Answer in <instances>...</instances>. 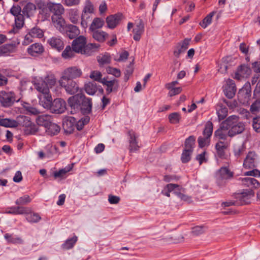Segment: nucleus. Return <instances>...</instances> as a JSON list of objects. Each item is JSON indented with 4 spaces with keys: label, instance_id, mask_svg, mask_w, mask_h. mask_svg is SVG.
<instances>
[{
    "label": "nucleus",
    "instance_id": "nucleus-1",
    "mask_svg": "<svg viewBox=\"0 0 260 260\" xmlns=\"http://www.w3.org/2000/svg\"><path fill=\"white\" fill-rule=\"evenodd\" d=\"M68 103L71 108L72 114L80 112L83 115H88L92 112V99L87 98L83 93L71 96L68 99Z\"/></svg>",
    "mask_w": 260,
    "mask_h": 260
},
{
    "label": "nucleus",
    "instance_id": "nucleus-2",
    "mask_svg": "<svg viewBox=\"0 0 260 260\" xmlns=\"http://www.w3.org/2000/svg\"><path fill=\"white\" fill-rule=\"evenodd\" d=\"M226 121L229 129L230 137L242 133L245 129V124L239 121V117L237 116H230L226 119Z\"/></svg>",
    "mask_w": 260,
    "mask_h": 260
},
{
    "label": "nucleus",
    "instance_id": "nucleus-3",
    "mask_svg": "<svg viewBox=\"0 0 260 260\" xmlns=\"http://www.w3.org/2000/svg\"><path fill=\"white\" fill-rule=\"evenodd\" d=\"M213 124L208 121L205 126L203 132V136H200L198 139L199 146L201 148L207 147L210 143V138L213 133Z\"/></svg>",
    "mask_w": 260,
    "mask_h": 260
},
{
    "label": "nucleus",
    "instance_id": "nucleus-4",
    "mask_svg": "<svg viewBox=\"0 0 260 260\" xmlns=\"http://www.w3.org/2000/svg\"><path fill=\"white\" fill-rule=\"evenodd\" d=\"M20 98L13 91H2L0 92V102L4 107H9L15 102H18Z\"/></svg>",
    "mask_w": 260,
    "mask_h": 260
},
{
    "label": "nucleus",
    "instance_id": "nucleus-5",
    "mask_svg": "<svg viewBox=\"0 0 260 260\" xmlns=\"http://www.w3.org/2000/svg\"><path fill=\"white\" fill-rule=\"evenodd\" d=\"M59 85L63 87L66 91L71 95H75L79 91L78 84L73 80H66L60 78L59 80Z\"/></svg>",
    "mask_w": 260,
    "mask_h": 260
},
{
    "label": "nucleus",
    "instance_id": "nucleus-6",
    "mask_svg": "<svg viewBox=\"0 0 260 260\" xmlns=\"http://www.w3.org/2000/svg\"><path fill=\"white\" fill-rule=\"evenodd\" d=\"M258 161V156L254 151H249L244 160L243 166L245 168L250 169L256 166Z\"/></svg>",
    "mask_w": 260,
    "mask_h": 260
},
{
    "label": "nucleus",
    "instance_id": "nucleus-7",
    "mask_svg": "<svg viewBox=\"0 0 260 260\" xmlns=\"http://www.w3.org/2000/svg\"><path fill=\"white\" fill-rule=\"evenodd\" d=\"M251 93L250 84H246L238 92V96L239 102L243 105L247 104L251 97Z\"/></svg>",
    "mask_w": 260,
    "mask_h": 260
},
{
    "label": "nucleus",
    "instance_id": "nucleus-8",
    "mask_svg": "<svg viewBox=\"0 0 260 260\" xmlns=\"http://www.w3.org/2000/svg\"><path fill=\"white\" fill-rule=\"evenodd\" d=\"M82 74L81 69L76 67H70L64 71L61 78L66 80H73L80 77Z\"/></svg>",
    "mask_w": 260,
    "mask_h": 260
},
{
    "label": "nucleus",
    "instance_id": "nucleus-9",
    "mask_svg": "<svg viewBox=\"0 0 260 260\" xmlns=\"http://www.w3.org/2000/svg\"><path fill=\"white\" fill-rule=\"evenodd\" d=\"M77 120L72 116H67L63 119L62 126L66 134L73 133L75 127Z\"/></svg>",
    "mask_w": 260,
    "mask_h": 260
},
{
    "label": "nucleus",
    "instance_id": "nucleus-10",
    "mask_svg": "<svg viewBox=\"0 0 260 260\" xmlns=\"http://www.w3.org/2000/svg\"><path fill=\"white\" fill-rule=\"evenodd\" d=\"M226 119L223 121L220 127L214 132V136L219 139L226 140L229 137V129Z\"/></svg>",
    "mask_w": 260,
    "mask_h": 260
},
{
    "label": "nucleus",
    "instance_id": "nucleus-11",
    "mask_svg": "<svg viewBox=\"0 0 260 260\" xmlns=\"http://www.w3.org/2000/svg\"><path fill=\"white\" fill-rule=\"evenodd\" d=\"M61 33L70 39H73L76 38L80 34V30L77 26L69 24L66 25L64 29Z\"/></svg>",
    "mask_w": 260,
    "mask_h": 260
},
{
    "label": "nucleus",
    "instance_id": "nucleus-12",
    "mask_svg": "<svg viewBox=\"0 0 260 260\" xmlns=\"http://www.w3.org/2000/svg\"><path fill=\"white\" fill-rule=\"evenodd\" d=\"M254 197V193L251 190H245L236 196L238 204L240 205L250 203L251 199Z\"/></svg>",
    "mask_w": 260,
    "mask_h": 260
},
{
    "label": "nucleus",
    "instance_id": "nucleus-13",
    "mask_svg": "<svg viewBox=\"0 0 260 260\" xmlns=\"http://www.w3.org/2000/svg\"><path fill=\"white\" fill-rule=\"evenodd\" d=\"M190 41V39L186 38L176 45L173 51V54L176 57H179L181 54L185 52L188 47Z\"/></svg>",
    "mask_w": 260,
    "mask_h": 260
},
{
    "label": "nucleus",
    "instance_id": "nucleus-14",
    "mask_svg": "<svg viewBox=\"0 0 260 260\" xmlns=\"http://www.w3.org/2000/svg\"><path fill=\"white\" fill-rule=\"evenodd\" d=\"M66 109V103L61 99H56L53 102L50 110L55 113H62Z\"/></svg>",
    "mask_w": 260,
    "mask_h": 260
},
{
    "label": "nucleus",
    "instance_id": "nucleus-15",
    "mask_svg": "<svg viewBox=\"0 0 260 260\" xmlns=\"http://www.w3.org/2000/svg\"><path fill=\"white\" fill-rule=\"evenodd\" d=\"M144 30V24L142 20L138 19L136 21L133 26V39L136 41H139Z\"/></svg>",
    "mask_w": 260,
    "mask_h": 260
},
{
    "label": "nucleus",
    "instance_id": "nucleus-16",
    "mask_svg": "<svg viewBox=\"0 0 260 260\" xmlns=\"http://www.w3.org/2000/svg\"><path fill=\"white\" fill-rule=\"evenodd\" d=\"M251 70L247 65L242 64L239 67L235 75V78L241 80L243 78H247L251 74Z\"/></svg>",
    "mask_w": 260,
    "mask_h": 260
},
{
    "label": "nucleus",
    "instance_id": "nucleus-17",
    "mask_svg": "<svg viewBox=\"0 0 260 260\" xmlns=\"http://www.w3.org/2000/svg\"><path fill=\"white\" fill-rule=\"evenodd\" d=\"M122 16V14L119 13L108 16L106 19L107 27L110 29L115 28L120 23Z\"/></svg>",
    "mask_w": 260,
    "mask_h": 260
},
{
    "label": "nucleus",
    "instance_id": "nucleus-18",
    "mask_svg": "<svg viewBox=\"0 0 260 260\" xmlns=\"http://www.w3.org/2000/svg\"><path fill=\"white\" fill-rule=\"evenodd\" d=\"M86 44V38L83 36H80L79 37L76 38L72 42V46L73 50L76 53H81Z\"/></svg>",
    "mask_w": 260,
    "mask_h": 260
},
{
    "label": "nucleus",
    "instance_id": "nucleus-19",
    "mask_svg": "<svg viewBox=\"0 0 260 260\" xmlns=\"http://www.w3.org/2000/svg\"><path fill=\"white\" fill-rule=\"evenodd\" d=\"M223 91L227 98L229 99L233 98L236 91V88L235 82L233 80L230 79L227 80Z\"/></svg>",
    "mask_w": 260,
    "mask_h": 260
},
{
    "label": "nucleus",
    "instance_id": "nucleus-20",
    "mask_svg": "<svg viewBox=\"0 0 260 260\" xmlns=\"http://www.w3.org/2000/svg\"><path fill=\"white\" fill-rule=\"evenodd\" d=\"M28 53L32 56H37L44 51V48L42 44L36 43L30 45L27 49Z\"/></svg>",
    "mask_w": 260,
    "mask_h": 260
},
{
    "label": "nucleus",
    "instance_id": "nucleus-21",
    "mask_svg": "<svg viewBox=\"0 0 260 260\" xmlns=\"http://www.w3.org/2000/svg\"><path fill=\"white\" fill-rule=\"evenodd\" d=\"M47 43L54 49L60 51L64 48V43L62 40L57 37H52L47 40Z\"/></svg>",
    "mask_w": 260,
    "mask_h": 260
},
{
    "label": "nucleus",
    "instance_id": "nucleus-22",
    "mask_svg": "<svg viewBox=\"0 0 260 260\" xmlns=\"http://www.w3.org/2000/svg\"><path fill=\"white\" fill-rule=\"evenodd\" d=\"M48 8L49 11L53 13L52 16L60 17L64 12V8L60 4L48 3Z\"/></svg>",
    "mask_w": 260,
    "mask_h": 260
},
{
    "label": "nucleus",
    "instance_id": "nucleus-23",
    "mask_svg": "<svg viewBox=\"0 0 260 260\" xmlns=\"http://www.w3.org/2000/svg\"><path fill=\"white\" fill-rule=\"evenodd\" d=\"M52 99L49 93L42 94L39 97V104L45 109H51Z\"/></svg>",
    "mask_w": 260,
    "mask_h": 260
},
{
    "label": "nucleus",
    "instance_id": "nucleus-24",
    "mask_svg": "<svg viewBox=\"0 0 260 260\" xmlns=\"http://www.w3.org/2000/svg\"><path fill=\"white\" fill-rule=\"evenodd\" d=\"M240 180L243 185L250 188H257L260 186L259 183L254 178L251 177L241 178Z\"/></svg>",
    "mask_w": 260,
    "mask_h": 260
},
{
    "label": "nucleus",
    "instance_id": "nucleus-25",
    "mask_svg": "<svg viewBox=\"0 0 260 260\" xmlns=\"http://www.w3.org/2000/svg\"><path fill=\"white\" fill-rule=\"evenodd\" d=\"M36 121L38 125L42 126L46 128L52 122V118L49 115H41L36 118Z\"/></svg>",
    "mask_w": 260,
    "mask_h": 260
},
{
    "label": "nucleus",
    "instance_id": "nucleus-26",
    "mask_svg": "<svg viewBox=\"0 0 260 260\" xmlns=\"http://www.w3.org/2000/svg\"><path fill=\"white\" fill-rule=\"evenodd\" d=\"M60 131V127L55 123L52 122L45 128V133L50 136L58 135Z\"/></svg>",
    "mask_w": 260,
    "mask_h": 260
},
{
    "label": "nucleus",
    "instance_id": "nucleus-27",
    "mask_svg": "<svg viewBox=\"0 0 260 260\" xmlns=\"http://www.w3.org/2000/svg\"><path fill=\"white\" fill-rule=\"evenodd\" d=\"M16 46L14 44H6L0 46V55L7 56L16 51Z\"/></svg>",
    "mask_w": 260,
    "mask_h": 260
},
{
    "label": "nucleus",
    "instance_id": "nucleus-28",
    "mask_svg": "<svg viewBox=\"0 0 260 260\" xmlns=\"http://www.w3.org/2000/svg\"><path fill=\"white\" fill-rule=\"evenodd\" d=\"M51 19L54 26L61 33L66 25L62 16L60 17L52 16Z\"/></svg>",
    "mask_w": 260,
    "mask_h": 260
},
{
    "label": "nucleus",
    "instance_id": "nucleus-29",
    "mask_svg": "<svg viewBox=\"0 0 260 260\" xmlns=\"http://www.w3.org/2000/svg\"><path fill=\"white\" fill-rule=\"evenodd\" d=\"M90 31L93 38L100 43L105 42L106 39L109 36L108 34L102 30H95Z\"/></svg>",
    "mask_w": 260,
    "mask_h": 260
},
{
    "label": "nucleus",
    "instance_id": "nucleus-30",
    "mask_svg": "<svg viewBox=\"0 0 260 260\" xmlns=\"http://www.w3.org/2000/svg\"><path fill=\"white\" fill-rule=\"evenodd\" d=\"M36 10V6L32 3H28L23 8L22 13L27 17L32 16Z\"/></svg>",
    "mask_w": 260,
    "mask_h": 260
},
{
    "label": "nucleus",
    "instance_id": "nucleus-31",
    "mask_svg": "<svg viewBox=\"0 0 260 260\" xmlns=\"http://www.w3.org/2000/svg\"><path fill=\"white\" fill-rule=\"evenodd\" d=\"M35 88L42 94L49 93V89L48 87L44 80L38 81L35 83Z\"/></svg>",
    "mask_w": 260,
    "mask_h": 260
},
{
    "label": "nucleus",
    "instance_id": "nucleus-32",
    "mask_svg": "<svg viewBox=\"0 0 260 260\" xmlns=\"http://www.w3.org/2000/svg\"><path fill=\"white\" fill-rule=\"evenodd\" d=\"M97 60L100 67H103L105 64L110 63L111 56L109 53L105 52L97 56Z\"/></svg>",
    "mask_w": 260,
    "mask_h": 260
},
{
    "label": "nucleus",
    "instance_id": "nucleus-33",
    "mask_svg": "<svg viewBox=\"0 0 260 260\" xmlns=\"http://www.w3.org/2000/svg\"><path fill=\"white\" fill-rule=\"evenodd\" d=\"M105 21L103 19L99 17L94 18L89 26V31L99 30L104 25Z\"/></svg>",
    "mask_w": 260,
    "mask_h": 260
},
{
    "label": "nucleus",
    "instance_id": "nucleus-34",
    "mask_svg": "<svg viewBox=\"0 0 260 260\" xmlns=\"http://www.w3.org/2000/svg\"><path fill=\"white\" fill-rule=\"evenodd\" d=\"M216 113L219 120H222L224 119L228 115V108L222 104H219L216 107Z\"/></svg>",
    "mask_w": 260,
    "mask_h": 260
},
{
    "label": "nucleus",
    "instance_id": "nucleus-35",
    "mask_svg": "<svg viewBox=\"0 0 260 260\" xmlns=\"http://www.w3.org/2000/svg\"><path fill=\"white\" fill-rule=\"evenodd\" d=\"M0 125L6 127H16L18 126V122L15 120L0 117Z\"/></svg>",
    "mask_w": 260,
    "mask_h": 260
},
{
    "label": "nucleus",
    "instance_id": "nucleus-36",
    "mask_svg": "<svg viewBox=\"0 0 260 260\" xmlns=\"http://www.w3.org/2000/svg\"><path fill=\"white\" fill-rule=\"evenodd\" d=\"M167 187L169 188V191H171L179 197L182 192H184V189L180 185L176 184L170 183L167 184Z\"/></svg>",
    "mask_w": 260,
    "mask_h": 260
},
{
    "label": "nucleus",
    "instance_id": "nucleus-37",
    "mask_svg": "<svg viewBox=\"0 0 260 260\" xmlns=\"http://www.w3.org/2000/svg\"><path fill=\"white\" fill-rule=\"evenodd\" d=\"M78 240V237L74 236L72 238H69L62 244L61 247L63 249L69 250L72 248Z\"/></svg>",
    "mask_w": 260,
    "mask_h": 260
},
{
    "label": "nucleus",
    "instance_id": "nucleus-38",
    "mask_svg": "<svg viewBox=\"0 0 260 260\" xmlns=\"http://www.w3.org/2000/svg\"><path fill=\"white\" fill-rule=\"evenodd\" d=\"M5 238L9 243L16 244H21L23 243V240L19 237L7 233L4 235Z\"/></svg>",
    "mask_w": 260,
    "mask_h": 260
},
{
    "label": "nucleus",
    "instance_id": "nucleus-39",
    "mask_svg": "<svg viewBox=\"0 0 260 260\" xmlns=\"http://www.w3.org/2000/svg\"><path fill=\"white\" fill-rule=\"evenodd\" d=\"M84 89L86 92L89 94L93 95L97 91V87L95 83L88 82L85 84Z\"/></svg>",
    "mask_w": 260,
    "mask_h": 260
},
{
    "label": "nucleus",
    "instance_id": "nucleus-40",
    "mask_svg": "<svg viewBox=\"0 0 260 260\" xmlns=\"http://www.w3.org/2000/svg\"><path fill=\"white\" fill-rule=\"evenodd\" d=\"M17 121L18 122V125H19L23 127H27V128H28L30 126H32V122L30 120V118L26 116H20Z\"/></svg>",
    "mask_w": 260,
    "mask_h": 260
},
{
    "label": "nucleus",
    "instance_id": "nucleus-41",
    "mask_svg": "<svg viewBox=\"0 0 260 260\" xmlns=\"http://www.w3.org/2000/svg\"><path fill=\"white\" fill-rule=\"evenodd\" d=\"M26 215V219L30 223H37L41 219V217L38 213H31V211Z\"/></svg>",
    "mask_w": 260,
    "mask_h": 260
},
{
    "label": "nucleus",
    "instance_id": "nucleus-42",
    "mask_svg": "<svg viewBox=\"0 0 260 260\" xmlns=\"http://www.w3.org/2000/svg\"><path fill=\"white\" fill-rule=\"evenodd\" d=\"M226 146L223 142L219 141L215 145V149L218 155L220 157H222L224 155V150Z\"/></svg>",
    "mask_w": 260,
    "mask_h": 260
},
{
    "label": "nucleus",
    "instance_id": "nucleus-43",
    "mask_svg": "<svg viewBox=\"0 0 260 260\" xmlns=\"http://www.w3.org/2000/svg\"><path fill=\"white\" fill-rule=\"evenodd\" d=\"M196 138L193 136H189L185 142V149L193 151L195 145Z\"/></svg>",
    "mask_w": 260,
    "mask_h": 260
},
{
    "label": "nucleus",
    "instance_id": "nucleus-44",
    "mask_svg": "<svg viewBox=\"0 0 260 260\" xmlns=\"http://www.w3.org/2000/svg\"><path fill=\"white\" fill-rule=\"evenodd\" d=\"M216 12L213 11L209 13L202 21V22H200V25L205 28L210 24L212 22V19L213 16L215 14Z\"/></svg>",
    "mask_w": 260,
    "mask_h": 260
},
{
    "label": "nucleus",
    "instance_id": "nucleus-45",
    "mask_svg": "<svg viewBox=\"0 0 260 260\" xmlns=\"http://www.w3.org/2000/svg\"><path fill=\"white\" fill-rule=\"evenodd\" d=\"M91 14V13L85 12L83 11L82 12V15L81 17V25L83 28H86L87 27L89 19L90 18V15Z\"/></svg>",
    "mask_w": 260,
    "mask_h": 260
},
{
    "label": "nucleus",
    "instance_id": "nucleus-46",
    "mask_svg": "<svg viewBox=\"0 0 260 260\" xmlns=\"http://www.w3.org/2000/svg\"><path fill=\"white\" fill-rule=\"evenodd\" d=\"M218 174L222 179H228L233 176L232 173L226 167L221 168Z\"/></svg>",
    "mask_w": 260,
    "mask_h": 260
},
{
    "label": "nucleus",
    "instance_id": "nucleus-47",
    "mask_svg": "<svg viewBox=\"0 0 260 260\" xmlns=\"http://www.w3.org/2000/svg\"><path fill=\"white\" fill-rule=\"evenodd\" d=\"M72 169V167L69 166L64 169L59 170L58 171H55L53 173V175L55 178H62L67 173Z\"/></svg>",
    "mask_w": 260,
    "mask_h": 260
},
{
    "label": "nucleus",
    "instance_id": "nucleus-48",
    "mask_svg": "<svg viewBox=\"0 0 260 260\" xmlns=\"http://www.w3.org/2000/svg\"><path fill=\"white\" fill-rule=\"evenodd\" d=\"M29 32L33 38H42L44 36L43 31L37 26L32 28Z\"/></svg>",
    "mask_w": 260,
    "mask_h": 260
},
{
    "label": "nucleus",
    "instance_id": "nucleus-49",
    "mask_svg": "<svg viewBox=\"0 0 260 260\" xmlns=\"http://www.w3.org/2000/svg\"><path fill=\"white\" fill-rule=\"evenodd\" d=\"M138 137L135 134H131V152L138 151L140 148Z\"/></svg>",
    "mask_w": 260,
    "mask_h": 260
},
{
    "label": "nucleus",
    "instance_id": "nucleus-50",
    "mask_svg": "<svg viewBox=\"0 0 260 260\" xmlns=\"http://www.w3.org/2000/svg\"><path fill=\"white\" fill-rule=\"evenodd\" d=\"M245 151V147L243 144L237 145L234 146V153L235 156L238 158L242 155Z\"/></svg>",
    "mask_w": 260,
    "mask_h": 260
},
{
    "label": "nucleus",
    "instance_id": "nucleus-51",
    "mask_svg": "<svg viewBox=\"0 0 260 260\" xmlns=\"http://www.w3.org/2000/svg\"><path fill=\"white\" fill-rule=\"evenodd\" d=\"M168 118L171 123L176 124L179 122L181 115L178 112H174L169 115Z\"/></svg>",
    "mask_w": 260,
    "mask_h": 260
},
{
    "label": "nucleus",
    "instance_id": "nucleus-52",
    "mask_svg": "<svg viewBox=\"0 0 260 260\" xmlns=\"http://www.w3.org/2000/svg\"><path fill=\"white\" fill-rule=\"evenodd\" d=\"M31 201V199L30 197L25 194L22 197L18 198L15 202V204L17 205H26Z\"/></svg>",
    "mask_w": 260,
    "mask_h": 260
},
{
    "label": "nucleus",
    "instance_id": "nucleus-53",
    "mask_svg": "<svg viewBox=\"0 0 260 260\" xmlns=\"http://www.w3.org/2000/svg\"><path fill=\"white\" fill-rule=\"evenodd\" d=\"M74 52L73 49L72 50L70 46H67L65 49L62 52L61 56L64 59H69L72 58L74 55Z\"/></svg>",
    "mask_w": 260,
    "mask_h": 260
},
{
    "label": "nucleus",
    "instance_id": "nucleus-54",
    "mask_svg": "<svg viewBox=\"0 0 260 260\" xmlns=\"http://www.w3.org/2000/svg\"><path fill=\"white\" fill-rule=\"evenodd\" d=\"M24 24V14L15 17V25L17 29L21 28Z\"/></svg>",
    "mask_w": 260,
    "mask_h": 260
},
{
    "label": "nucleus",
    "instance_id": "nucleus-55",
    "mask_svg": "<svg viewBox=\"0 0 260 260\" xmlns=\"http://www.w3.org/2000/svg\"><path fill=\"white\" fill-rule=\"evenodd\" d=\"M116 82V80H110L109 82H107V84L105 85L107 86L106 91L107 94H110L113 91H116L117 87L115 86V83Z\"/></svg>",
    "mask_w": 260,
    "mask_h": 260
},
{
    "label": "nucleus",
    "instance_id": "nucleus-56",
    "mask_svg": "<svg viewBox=\"0 0 260 260\" xmlns=\"http://www.w3.org/2000/svg\"><path fill=\"white\" fill-rule=\"evenodd\" d=\"M94 11V6L91 2L90 0H86L82 11L92 14Z\"/></svg>",
    "mask_w": 260,
    "mask_h": 260
},
{
    "label": "nucleus",
    "instance_id": "nucleus-57",
    "mask_svg": "<svg viewBox=\"0 0 260 260\" xmlns=\"http://www.w3.org/2000/svg\"><path fill=\"white\" fill-rule=\"evenodd\" d=\"M192 153V151L184 149L181 156V160L182 162L186 163L188 162L190 159Z\"/></svg>",
    "mask_w": 260,
    "mask_h": 260
},
{
    "label": "nucleus",
    "instance_id": "nucleus-58",
    "mask_svg": "<svg viewBox=\"0 0 260 260\" xmlns=\"http://www.w3.org/2000/svg\"><path fill=\"white\" fill-rule=\"evenodd\" d=\"M22 12L21 7L19 5H13L10 10V13L14 17L22 15L21 12Z\"/></svg>",
    "mask_w": 260,
    "mask_h": 260
},
{
    "label": "nucleus",
    "instance_id": "nucleus-59",
    "mask_svg": "<svg viewBox=\"0 0 260 260\" xmlns=\"http://www.w3.org/2000/svg\"><path fill=\"white\" fill-rule=\"evenodd\" d=\"M48 87L51 88L56 83V79L54 76H47L44 79Z\"/></svg>",
    "mask_w": 260,
    "mask_h": 260
},
{
    "label": "nucleus",
    "instance_id": "nucleus-60",
    "mask_svg": "<svg viewBox=\"0 0 260 260\" xmlns=\"http://www.w3.org/2000/svg\"><path fill=\"white\" fill-rule=\"evenodd\" d=\"M106 72L108 74H112L116 77H119L121 75L120 70L111 67H108L106 68Z\"/></svg>",
    "mask_w": 260,
    "mask_h": 260
},
{
    "label": "nucleus",
    "instance_id": "nucleus-61",
    "mask_svg": "<svg viewBox=\"0 0 260 260\" xmlns=\"http://www.w3.org/2000/svg\"><path fill=\"white\" fill-rule=\"evenodd\" d=\"M23 107L31 114L37 115L40 113L39 111L37 108L31 107L29 104L25 103Z\"/></svg>",
    "mask_w": 260,
    "mask_h": 260
},
{
    "label": "nucleus",
    "instance_id": "nucleus-62",
    "mask_svg": "<svg viewBox=\"0 0 260 260\" xmlns=\"http://www.w3.org/2000/svg\"><path fill=\"white\" fill-rule=\"evenodd\" d=\"M129 56V53L127 51H122L119 52V56L118 58H115V61L117 62H123L127 60Z\"/></svg>",
    "mask_w": 260,
    "mask_h": 260
},
{
    "label": "nucleus",
    "instance_id": "nucleus-63",
    "mask_svg": "<svg viewBox=\"0 0 260 260\" xmlns=\"http://www.w3.org/2000/svg\"><path fill=\"white\" fill-rule=\"evenodd\" d=\"M252 126L257 133H260V117L257 116L253 118Z\"/></svg>",
    "mask_w": 260,
    "mask_h": 260
},
{
    "label": "nucleus",
    "instance_id": "nucleus-64",
    "mask_svg": "<svg viewBox=\"0 0 260 260\" xmlns=\"http://www.w3.org/2000/svg\"><path fill=\"white\" fill-rule=\"evenodd\" d=\"M196 159L199 161L200 165H201L204 162H206L208 159L207 153L206 151L202 152L197 155Z\"/></svg>",
    "mask_w": 260,
    "mask_h": 260
}]
</instances>
